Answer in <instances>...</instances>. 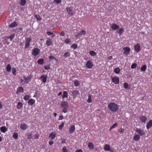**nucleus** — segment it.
<instances>
[{
    "mask_svg": "<svg viewBox=\"0 0 152 152\" xmlns=\"http://www.w3.org/2000/svg\"><path fill=\"white\" fill-rule=\"evenodd\" d=\"M108 107L112 111L116 112L118 110V107L117 105L113 102L109 103L108 105Z\"/></svg>",
    "mask_w": 152,
    "mask_h": 152,
    "instance_id": "obj_1",
    "label": "nucleus"
},
{
    "mask_svg": "<svg viewBox=\"0 0 152 152\" xmlns=\"http://www.w3.org/2000/svg\"><path fill=\"white\" fill-rule=\"evenodd\" d=\"M71 42V40L70 39H66L65 40L64 42L66 43L67 44L69 43V42Z\"/></svg>",
    "mask_w": 152,
    "mask_h": 152,
    "instance_id": "obj_49",
    "label": "nucleus"
},
{
    "mask_svg": "<svg viewBox=\"0 0 152 152\" xmlns=\"http://www.w3.org/2000/svg\"><path fill=\"white\" fill-rule=\"evenodd\" d=\"M61 106L63 107L62 112L65 113L67 111L69 108V104L67 102L63 101L61 104Z\"/></svg>",
    "mask_w": 152,
    "mask_h": 152,
    "instance_id": "obj_2",
    "label": "nucleus"
},
{
    "mask_svg": "<svg viewBox=\"0 0 152 152\" xmlns=\"http://www.w3.org/2000/svg\"><path fill=\"white\" fill-rule=\"evenodd\" d=\"M46 44L48 46H49L52 44L51 40L50 39H49L47 40L46 41Z\"/></svg>",
    "mask_w": 152,
    "mask_h": 152,
    "instance_id": "obj_29",
    "label": "nucleus"
},
{
    "mask_svg": "<svg viewBox=\"0 0 152 152\" xmlns=\"http://www.w3.org/2000/svg\"><path fill=\"white\" fill-rule=\"evenodd\" d=\"M117 125V124L116 123H115L113 124L111 127V129H113L114 128H115Z\"/></svg>",
    "mask_w": 152,
    "mask_h": 152,
    "instance_id": "obj_51",
    "label": "nucleus"
},
{
    "mask_svg": "<svg viewBox=\"0 0 152 152\" xmlns=\"http://www.w3.org/2000/svg\"><path fill=\"white\" fill-rule=\"evenodd\" d=\"M28 127V125L26 124H22L20 126V128L22 130H26Z\"/></svg>",
    "mask_w": 152,
    "mask_h": 152,
    "instance_id": "obj_17",
    "label": "nucleus"
},
{
    "mask_svg": "<svg viewBox=\"0 0 152 152\" xmlns=\"http://www.w3.org/2000/svg\"><path fill=\"white\" fill-rule=\"evenodd\" d=\"M56 134L55 132H52L49 136V138L51 140H53L56 137Z\"/></svg>",
    "mask_w": 152,
    "mask_h": 152,
    "instance_id": "obj_14",
    "label": "nucleus"
},
{
    "mask_svg": "<svg viewBox=\"0 0 152 152\" xmlns=\"http://www.w3.org/2000/svg\"><path fill=\"white\" fill-rule=\"evenodd\" d=\"M110 146L108 144H106L104 145V149L105 151H110L111 152V151L110 150Z\"/></svg>",
    "mask_w": 152,
    "mask_h": 152,
    "instance_id": "obj_20",
    "label": "nucleus"
},
{
    "mask_svg": "<svg viewBox=\"0 0 152 152\" xmlns=\"http://www.w3.org/2000/svg\"><path fill=\"white\" fill-rule=\"evenodd\" d=\"M18 135L17 133H14L13 135V137L15 139L17 140L18 138Z\"/></svg>",
    "mask_w": 152,
    "mask_h": 152,
    "instance_id": "obj_36",
    "label": "nucleus"
},
{
    "mask_svg": "<svg viewBox=\"0 0 152 152\" xmlns=\"http://www.w3.org/2000/svg\"><path fill=\"white\" fill-rule=\"evenodd\" d=\"M124 86L125 88H127L128 87V84L127 83H125L124 84Z\"/></svg>",
    "mask_w": 152,
    "mask_h": 152,
    "instance_id": "obj_50",
    "label": "nucleus"
},
{
    "mask_svg": "<svg viewBox=\"0 0 152 152\" xmlns=\"http://www.w3.org/2000/svg\"><path fill=\"white\" fill-rule=\"evenodd\" d=\"M124 29L123 28H121L119 29V30L118 32V33L120 35H121L122 33L124 31Z\"/></svg>",
    "mask_w": 152,
    "mask_h": 152,
    "instance_id": "obj_35",
    "label": "nucleus"
},
{
    "mask_svg": "<svg viewBox=\"0 0 152 152\" xmlns=\"http://www.w3.org/2000/svg\"><path fill=\"white\" fill-rule=\"evenodd\" d=\"M140 119L143 122H145L147 121V118L143 116H142L140 117Z\"/></svg>",
    "mask_w": 152,
    "mask_h": 152,
    "instance_id": "obj_23",
    "label": "nucleus"
},
{
    "mask_svg": "<svg viewBox=\"0 0 152 152\" xmlns=\"http://www.w3.org/2000/svg\"><path fill=\"white\" fill-rule=\"evenodd\" d=\"M61 0H54V2H56L57 4H59L61 3Z\"/></svg>",
    "mask_w": 152,
    "mask_h": 152,
    "instance_id": "obj_54",
    "label": "nucleus"
},
{
    "mask_svg": "<svg viewBox=\"0 0 152 152\" xmlns=\"http://www.w3.org/2000/svg\"><path fill=\"white\" fill-rule=\"evenodd\" d=\"M63 152H67V150L66 149V147H64L62 148Z\"/></svg>",
    "mask_w": 152,
    "mask_h": 152,
    "instance_id": "obj_52",
    "label": "nucleus"
},
{
    "mask_svg": "<svg viewBox=\"0 0 152 152\" xmlns=\"http://www.w3.org/2000/svg\"><path fill=\"white\" fill-rule=\"evenodd\" d=\"M65 34L64 32L63 31H62L61 32L60 35L61 36H64V35Z\"/></svg>",
    "mask_w": 152,
    "mask_h": 152,
    "instance_id": "obj_61",
    "label": "nucleus"
},
{
    "mask_svg": "<svg viewBox=\"0 0 152 152\" xmlns=\"http://www.w3.org/2000/svg\"><path fill=\"white\" fill-rule=\"evenodd\" d=\"M93 64L90 61H87L86 64V67L88 69H91L93 66Z\"/></svg>",
    "mask_w": 152,
    "mask_h": 152,
    "instance_id": "obj_9",
    "label": "nucleus"
},
{
    "mask_svg": "<svg viewBox=\"0 0 152 152\" xmlns=\"http://www.w3.org/2000/svg\"><path fill=\"white\" fill-rule=\"evenodd\" d=\"M137 66V64L136 63H134L132 64L131 65V68L132 69L135 68Z\"/></svg>",
    "mask_w": 152,
    "mask_h": 152,
    "instance_id": "obj_48",
    "label": "nucleus"
},
{
    "mask_svg": "<svg viewBox=\"0 0 152 152\" xmlns=\"http://www.w3.org/2000/svg\"><path fill=\"white\" fill-rule=\"evenodd\" d=\"M75 152H83V151L81 149L77 150Z\"/></svg>",
    "mask_w": 152,
    "mask_h": 152,
    "instance_id": "obj_62",
    "label": "nucleus"
},
{
    "mask_svg": "<svg viewBox=\"0 0 152 152\" xmlns=\"http://www.w3.org/2000/svg\"><path fill=\"white\" fill-rule=\"evenodd\" d=\"M112 81L115 84H118L119 82V79L118 77H115L112 78Z\"/></svg>",
    "mask_w": 152,
    "mask_h": 152,
    "instance_id": "obj_13",
    "label": "nucleus"
},
{
    "mask_svg": "<svg viewBox=\"0 0 152 152\" xmlns=\"http://www.w3.org/2000/svg\"><path fill=\"white\" fill-rule=\"evenodd\" d=\"M40 53L39 50L37 48H34L32 50V54L34 56H36Z\"/></svg>",
    "mask_w": 152,
    "mask_h": 152,
    "instance_id": "obj_3",
    "label": "nucleus"
},
{
    "mask_svg": "<svg viewBox=\"0 0 152 152\" xmlns=\"http://www.w3.org/2000/svg\"><path fill=\"white\" fill-rule=\"evenodd\" d=\"M80 94L79 91L77 90H75L73 91L72 92V94L73 97L75 98H76Z\"/></svg>",
    "mask_w": 152,
    "mask_h": 152,
    "instance_id": "obj_11",
    "label": "nucleus"
},
{
    "mask_svg": "<svg viewBox=\"0 0 152 152\" xmlns=\"http://www.w3.org/2000/svg\"><path fill=\"white\" fill-rule=\"evenodd\" d=\"M49 58L50 60H52L53 59H55V58L53 56H50L49 57Z\"/></svg>",
    "mask_w": 152,
    "mask_h": 152,
    "instance_id": "obj_60",
    "label": "nucleus"
},
{
    "mask_svg": "<svg viewBox=\"0 0 152 152\" xmlns=\"http://www.w3.org/2000/svg\"><path fill=\"white\" fill-rule=\"evenodd\" d=\"M114 71L115 73L116 74H118L120 72V69L118 68H115Z\"/></svg>",
    "mask_w": 152,
    "mask_h": 152,
    "instance_id": "obj_39",
    "label": "nucleus"
},
{
    "mask_svg": "<svg viewBox=\"0 0 152 152\" xmlns=\"http://www.w3.org/2000/svg\"><path fill=\"white\" fill-rule=\"evenodd\" d=\"M26 0H21L20 4L22 6H24L26 3Z\"/></svg>",
    "mask_w": 152,
    "mask_h": 152,
    "instance_id": "obj_37",
    "label": "nucleus"
},
{
    "mask_svg": "<svg viewBox=\"0 0 152 152\" xmlns=\"http://www.w3.org/2000/svg\"><path fill=\"white\" fill-rule=\"evenodd\" d=\"M63 119V117L62 115H60L59 117V119L62 120Z\"/></svg>",
    "mask_w": 152,
    "mask_h": 152,
    "instance_id": "obj_59",
    "label": "nucleus"
},
{
    "mask_svg": "<svg viewBox=\"0 0 152 152\" xmlns=\"http://www.w3.org/2000/svg\"><path fill=\"white\" fill-rule=\"evenodd\" d=\"M23 77L24 80V83H25L27 84L30 81L32 77V76L30 75L28 77H26V76L24 75L23 76Z\"/></svg>",
    "mask_w": 152,
    "mask_h": 152,
    "instance_id": "obj_5",
    "label": "nucleus"
},
{
    "mask_svg": "<svg viewBox=\"0 0 152 152\" xmlns=\"http://www.w3.org/2000/svg\"><path fill=\"white\" fill-rule=\"evenodd\" d=\"M136 132L140 135L142 136L144 134V131L141 129L136 128Z\"/></svg>",
    "mask_w": 152,
    "mask_h": 152,
    "instance_id": "obj_7",
    "label": "nucleus"
},
{
    "mask_svg": "<svg viewBox=\"0 0 152 152\" xmlns=\"http://www.w3.org/2000/svg\"><path fill=\"white\" fill-rule=\"evenodd\" d=\"M64 123L63 122L58 127H59V129L61 130L62 129L63 127L64 126Z\"/></svg>",
    "mask_w": 152,
    "mask_h": 152,
    "instance_id": "obj_45",
    "label": "nucleus"
},
{
    "mask_svg": "<svg viewBox=\"0 0 152 152\" xmlns=\"http://www.w3.org/2000/svg\"><path fill=\"white\" fill-rule=\"evenodd\" d=\"M30 98V96L28 95H26L24 97L23 99L25 100H28Z\"/></svg>",
    "mask_w": 152,
    "mask_h": 152,
    "instance_id": "obj_44",
    "label": "nucleus"
},
{
    "mask_svg": "<svg viewBox=\"0 0 152 152\" xmlns=\"http://www.w3.org/2000/svg\"><path fill=\"white\" fill-rule=\"evenodd\" d=\"M35 102V100L33 99H29L28 102V104L29 105L31 106Z\"/></svg>",
    "mask_w": 152,
    "mask_h": 152,
    "instance_id": "obj_18",
    "label": "nucleus"
},
{
    "mask_svg": "<svg viewBox=\"0 0 152 152\" xmlns=\"http://www.w3.org/2000/svg\"><path fill=\"white\" fill-rule=\"evenodd\" d=\"M34 136L35 138L36 139L38 138L39 137V135L37 134H35Z\"/></svg>",
    "mask_w": 152,
    "mask_h": 152,
    "instance_id": "obj_56",
    "label": "nucleus"
},
{
    "mask_svg": "<svg viewBox=\"0 0 152 152\" xmlns=\"http://www.w3.org/2000/svg\"><path fill=\"white\" fill-rule=\"evenodd\" d=\"M18 25V23L17 22H14L11 23L10 26L12 28H14L17 26Z\"/></svg>",
    "mask_w": 152,
    "mask_h": 152,
    "instance_id": "obj_25",
    "label": "nucleus"
},
{
    "mask_svg": "<svg viewBox=\"0 0 152 152\" xmlns=\"http://www.w3.org/2000/svg\"><path fill=\"white\" fill-rule=\"evenodd\" d=\"M88 147L89 149H93L94 148V145L93 143L89 142L88 144Z\"/></svg>",
    "mask_w": 152,
    "mask_h": 152,
    "instance_id": "obj_24",
    "label": "nucleus"
},
{
    "mask_svg": "<svg viewBox=\"0 0 152 152\" xmlns=\"http://www.w3.org/2000/svg\"><path fill=\"white\" fill-rule=\"evenodd\" d=\"M70 53L68 52H66L64 55L63 56L65 58H66L70 56Z\"/></svg>",
    "mask_w": 152,
    "mask_h": 152,
    "instance_id": "obj_34",
    "label": "nucleus"
},
{
    "mask_svg": "<svg viewBox=\"0 0 152 152\" xmlns=\"http://www.w3.org/2000/svg\"><path fill=\"white\" fill-rule=\"evenodd\" d=\"M47 77V75H42L39 78V80H42L43 83H45L46 81Z\"/></svg>",
    "mask_w": 152,
    "mask_h": 152,
    "instance_id": "obj_12",
    "label": "nucleus"
},
{
    "mask_svg": "<svg viewBox=\"0 0 152 152\" xmlns=\"http://www.w3.org/2000/svg\"><path fill=\"white\" fill-rule=\"evenodd\" d=\"M68 97V93L66 91H64L63 92V94L62 96V98H67Z\"/></svg>",
    "mask_w": 152,
    "mask_h": 152,
    "instance_id": "obj_33",
    "label": "nucleus"
},
{
    "mask_svg": "<svg viewBox=\"0 0 152 152\" xmlns=\"http://www.w3.org/2000/svg\"><path fill=\"white\" fill-rule=\"evenodd\" d=\"M11 67L9 64L7 65L6 67V70L8 72H10L11 71Z\"/></svg>",
    "mask_w": 152,
    "mask_h": 152,
    "instance_id": "obj_30",
    "label": "nucleus"
},
{
    "mask_svg": "<svg viewBox=\"0 0 152 152\" xmlns=\"http://www.w3.org/2000/svg\"><path fill=\"white\" fill-rule=\"evenodd\" d=\"M87 102L89 103H90L92 102L91 100V95H89L88 96V98L87 100Z\"/></svg>",
    "mask_w": 152,
    "mask_h": 152,
    "instance_id": "obj_38",
    "label": "nucleus"
},
{
    "mask_svg": "<svg viewBox=\"0 0 152 152\" xmlns=\"http://www.w3.org/2000/svg\"><path fill=\"white\" fill-rule=\"evenodd\" d=\"M47 34L49 35H53V33L50 31H48L47 32Z\"/></svg>",
    "mask_w": 152,
    "mask_h": 152,
    "instance_id": "obj_55",
    "label": "nucleus"
},
{
    "mask_svg": "<svg viewBox=\"0 0 152 152\" xmlns=\"http://www.w3.org/2000/svg\"><path fill=\"white\" fill-rule=\"evenodd\" d=\"M113 57L112 56H110L107 57V59L108 60H111L112 59Z\"/></svg>",
    "mask_w": 152,
    "mask_h": 152,
    "instance_id": "obj_57",
    "label": "nucleus"
},
{
    "mask_svg": "<svg viewBox=\"0 0 152 152\" xmlns=\"http://www.w3.org/2000/svg\"><path fill=\"white\" fill-rule=\"evenodd\" d=\"M124 130L122 128H120V129L118 130L119 132L121 133L123 132H124Z\"/></svg>",
    "mask_w": 152,
    "mask_h": 152,
    "instance_id": "obj_53",
    "label": "nucleus"
},
{
    "mask_svg": "<svg viewBox=\"0 0 152 152\" xmlns=\"http://www.w3.org/2000/svg\"><path fill=\"white\" fill-rule=\"evenodd\" d=\"M89 53L91 56H96L97 54L96 52L93 50H91L89 52Z\"/></svg>",
    "mask_w": 152,
    "mask_h": 152,
    "instance_id": "obj_28",
    "label": "nucleus"
},
{
    "mask_svg": "<svg viewBox=\"0 0 152 152\" xmlns=\"http://www.w3.org/2000/svg\"><path fill=\"white\" fill-rule=\"evenodd\" d=\"M66 10L69 14L71 15H73V11L72 7H66Z\"/></svg>",
    "mask_w": 152,
    "mask_h": 152,
    "instance_id": "obj_8",
    "label": "nucleus"
},
{
    "mask_svg": "<svg viewBox=\"0 0 152 152\" xmlns=\"http://www.w3.org/2000/svg\"><path fill=\"white\" fill-rule=\"evenodd\" d=\"M75 127L74 125H72L70 129L69 132L70 134H72L73 133V132L75 130Z\"/></svg>",
    "mask_w": 152,
    "mask_h": 152,
    "instance_id": "obj_22",
    "label": "nucleus"
},
{
    "mask_svg": "<svg viewBox=\"0 0 152 152\" xmlns=\"http://www.w3.org/2000/svg\"><path fill=\"white\" fill-rule=\"evenodd\" d=\"M140 136L138 134H135L133 137V139L135 141L139 140L140 139Z\"/></svg>",
    "mask_w": 152,
    "mask_h": 152,
    "instance_id": "obj_21",
    "label": "nucleus"
},
{
    "mask_svg": "<svg viewBox=\"0 0 152 152\" xmlns=\"http://www.w3.org/2000/svg\"><path fill=\"white\" fill-rule=\"evenodd\" d=\"M12 72L13 73V74L14 75H16V69L15 68H12Z\"/></svg>",
    "mask_w": 152,
    "mask_h": 152,
    "instance_id": "obj_43",
    "label": "nucleus"
},
{
    "mask_svg": "<svg viewBox=\"0 0 152 152\" xmlns=\"http://www.w3.org/2000/svg\"><path fill=\"white\" fill-rule=\"evenodd\" d=\"M44 68L46 69V70H48V69H49L50 68V67L49 66H44Z\"/></svg>",
    "mask_w": 152,
    "mask_h": 152,
    "instance_id": "obj_58",
    "label": "nucleus"
},
{
    "mask_svg": "<svg viewBox=\"0 0 152 152\" xmlns=\"http://www.w3.org/2000/svg\"><path fill=\"white\" fill-rule=\"evenodd\" d=\"M35 18L38 21L40 20H41V18L39 15H35Z\"/></svg>",
    "mask_w": 152,
    "mask_h": 152,
    "instance_id": "obj_46",
    "label": "nucleus"
},
{
    "mask_svg": "<svg viewBox=\"0 0 152 152\" xmlns=\"http://www.w3.org/2000/svg\"><path fill=\"white\" fill-rule=\"evenodd\" d=\"M53 143V142L52 141H50L49 142V144L50 145H52Z\"/></svg>",
    "mask_w": 152,
    "mask_h": 152,
    "instance_id": "obj_63",
    "label": "nucleus"
},
{
    "mask_svg": "<svg viewBox=\"0 0 152 152\" xmlns=\"http://www.w3.org/2000/svg\"><path fill=\"white\" fill-rule=\"evenodd\" d=\"M147 68V66L145 65H143L141 68V71L144 72L145 71Z\"/></svg>",
    "mask_w": 152,
    "mask_h": 152,
    "instance_id": "obj_32",
    "label": "nucleus"
},
{
    "mask_svg": "<svg viewBox=\"0 0 152 152\" xmlns=\"http://www.w3.org/2000/svg\"><path fill=\"white\" fill-rule=\"evenodd\" d=\"M134 48L135 51L137 52H139L141 50L140 44L137 43L134 45Z\"/></svg>",
    "mask_w": 152,
    "mask_h": 152,
    "instance_id": "obj_6",
    "label": "nucleus"
},
{
    "mask_svg": "<svg viewBox=\"0 0 152 152\" xmlns=\"http://www.w3.org/2000/svg\"><path fill=\"white\" fill-rule=\"evenodd\" d=\"M24 79H21V82L22 83H23V84H25L24 83Z\"/></svg>",
    "mask_w": 152,
    "mask_h": 152,
    "instance_id": "obj_64",
    "label": "nucleus"
},
{
    "mask_svg": "<svg viewBox=\"0 0 152 152\" xmlns=\"http://www.w3.org/2000/svg\"><path fill=\"white\" fill-rule=\"evenodd\" d=\"M31 40V37H28L27 38L26 41L25 42V48L26 49L28 48L30 45V42Z\"/></svg>",
    "mask_w": 152,
    "mask_h": 152,
    "instance_id": "obj_4",
    "label": "nucleus"
},
{
    "mask_svg": "<svg viewBox=\"0 0 152 152\" xmlns=\"http://www.w3.org/2000/svg\"><path fill=\"white\" fill-rule=\"evenodd\" d=\"M111 28L112 30H115L118 29L119 28V27L116 24L114 23L112 25Z\"/></svg>",
    "mask_w": 152,
    "mask_h": 152,
    "instance_id": "obj_15",
    "label": "nucleus"
},
{
    "mask_svg": "<svg viewBox=\"0 0 152 152\" xmlns=\"http://www.w3.org/2000/svg\"><path fill=\"white\" fill-rule=\"evenodd\" d=\"M77 47V45L75 44H73L71 46V47L74 50H75Z\"/></svg>",
    "mask_w": 152,
    "mask_h": 152,
    "instance_id": "obj_42",
    "label": "nucleus"
},
{
    "mask_svg": "<svg viewBox=\"0 0 152 152\" xmlns=\"http://www.w3.org/2000/svg\"><path fill=\"white\" fill-rule=\"evenodd\" d=\"M44 60L42 58H39L37 61L38 64L42 65L43 64Z\"/></svg>",
    "mask_w": 152,
    "mask_h": 152,
    "instance_id": "obj_31",
    "label": "nucleus"
},
{
    "mask_svg": "<svg viewBox=\"0 0 152 152\" xmlns=\"http://www.w3.org/2000/svg\"><path fill=\"white\" fill-rule=\"evenodd\" d=\"M152 126V120H150L147 124L146 128L148 129Z\"/></svg>",
    "mask_w": 152,
    "mask_h": 152,
    "instance_id": "obj_19",
    "label": "nucleus"
},
{
    "mask_svg": "<svg viewBox=\"0 0 152 152\" xmlns=\"http://www.w3.org/2000/svg\"><path fill=\"white\" fill-rule=\"evenodd\" d=\"M22 103L20 102H19L17 105V108L18 109H20L22 107Z\"/></svg>",
    "mask_w": 152,
    "mask_h": 152,
    "instance_id": "obj_27",
    "label": "nucleus"
},
{
    "mask_svg": "<svg viewBox=\"0 0 152 152\" xmlns=\"http://www.w3.org/2000/svg\"><path fill=\"white\" fill-rule=\"evenodd\" d=\"M74 83L75 86H78L79 85V82L77 80H75L74 82Z\"/></svg>",
    "mask_w": 152,
    "mask_h": 152,
    "instance_id": "obj_41",
    "label": "nucleus"
},
{
    "mask_svg": "<svg viewBox=\"0 0 152 152\" xmlns=\"http://www.w3.org/2000/svg\"><path fill=\"white\" fill-rule=\"evenodd\" d=\"M124 50V54L128 55L129 53L130 49L128 47H126L124 48L123 49Z\"/></svg>",
    "mask_w": 152,
    "mask_h": 152,
    "instance_id": "obj_10",
    "label": "nucleus"
},
{
    "mask_svg": "<svg viewBox=\"0 0 152 152\" xmlns=\"http://www.w3.org/2000/svg\"><path fill=\"white\" fill-rule=\"evenodd\" d=\"M23 91L24 90L23 88L22 87H20L18 88L16 94H18L19 93H23Z\"/></svg>",
    "mask_w": 152,
    "mask_h": 152,
    "instance_id": "obj_16",
    "label": "nucleus"
},
{
    "mask_svg": "<svg viewBox=\"0 0 152 152\" xmlns=\"http://www.w3.org/2000/svg\"><path fill=\"white\" fill-rule=\"evenodd\" d=\"M0 130L3 133H5L7 131V129L5 126H2L0 128Z\"/></svg>",
    "mask_w": 152,
    "mask_h": 152,
    "instance_id": "obj_26",
    "label": "nucleus"
},
{
    "mask_svg": "<svg viewBox=\"0 0 152 152\" xmlns=\"http://www.w3.org/2000/svg\"><path fill=\"white\" fill-rule=\"evenodd\" d=\"M86 34V31L85 30H83L79 33V35L80 36L85 35Z\"/></svg>",
    "mask_w": 152,
    "mask_h": 152,
    "instance_id": "obj_40",
    "label": "nucleus"
},
{
    "mask_svg": "<svg viewBox=\"0 0 152 152\" xmlns=\"http://www.w3.org/2000/svg\"><path fill=\"white\" fill-rule=\"evenodd\" d=\"M15 34H12L10 36V41H12V39L14 38Z\"/></svg>",
    "mask_w": 152,
    "mask_h": 152,
    "instance_id": "obj_47",
    "label": "nucleus"
}]
</instances>
